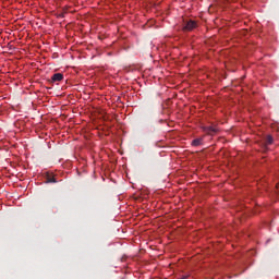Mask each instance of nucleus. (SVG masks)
Masks as SVG:
<instances>
[{"instance_id":"5","label":"nucleus","mask_w":279,"mask_h":279,"mask_svg":"<svg viewBox=\"0 0 279 279\" xmlns=\"http://www.w3.org/2000/svg\"><path fill=\"white\" fill-rule=\"evenodd\" d=\"M191 145L192 147H199L201 145H204V137L193 140Z\"/></svg>"},{"instance_id":"7","label":"nucleus","mask_w":279,"mask_h":279,"mask_svg":"<svg viewBox=\"0 0 279 279\" xmlns=\"http://www.w3.org/2000/svg\"><path fill=\"white\" fill-rule=\"evenodd\" d=\"M239 0H229V3H236Z\"/></svg>"},{"instance_id":"1","label":"nucleus","mask_w":279,"mask_h":279,"mask_svg":"<svg viewBox=\"0 0 279 279\" xmlns=\"http://www.w3.org/2000/svg\"><path fill=\"white\" fill-rule=\"evenodd\" d=\"M202 132H205L207 136H215L216 134H219L220 130L217 125H203L201 126Z\"/></svg>"},{"instance_id":"3","label":"nucleus","mask_w":279,"mask_h":279,"mask_svg":"<svg viewBox=\"0 0 279 279\" xmlns=\"http://www.w3.org/2000/svg\"><path fill=\"white\" fill-rule=\"evenodd\" d=\"M58 180H56V175H53L52 172H46V184L56 183Z\"/></svg>"},{"instance_id":"2","label":"nucleus","mask_w":279,"mask_h":279,"mask_svg":"<svg viewBox=\"0 0 279 279\" xmlns=\"http://www.w3.org/2000/svg\"><path fill=\"white\" fill-rule=\"evenodd\" d=\"M196 27H197V22L190 20L183 26L182 31L183 32H193V29H196Z\"/></svg>"},{"instance_id":"6","label":"nucleus","mask_w":279,"mask_h":279,"mask_svg":"<svg viewBox=\"0 0 279 279\" xmlns=\"http://www.w3.org/2000/svg\"><path fill=\"white\" fill-rule=\"evenodd\" d=\"M266 143H267V145H272L274 144V137L271 135H267Z\"/></svg>"},{"instance_id":"4","label":"nucleus","mask_w":279,"mask_h":279,"mask_svg":"<svg viewBox=\"0 0 279 279\" xmlns=\"http://www.w3.org/2000/svg\"><path fill=\"white\" fill-rule=\"evenodd\" d=\"M62 80H64V74L62 73H54L51 76V82H62Z\"/></svg>"},{"instance_id":"8","label":"nucleus","mask_w":279,"mask_h":279,"mask_svg":"<svg viewBox=\"0 0 279 279\" xmlns=\"http://www.w3.org/2000/svg\"><path fill=\"white\" fill-rule=\"evenodd\" d=\"M276 189H277V191L279 193V182L277 183Z\"/></svg>"}]
</instances>
